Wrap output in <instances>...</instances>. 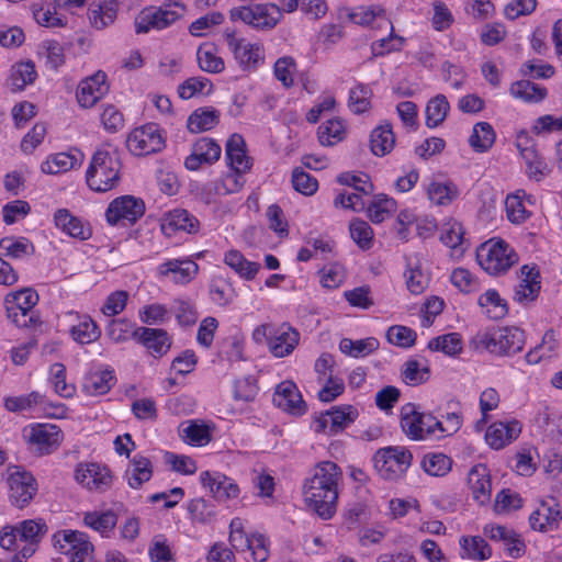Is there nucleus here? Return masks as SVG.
I'll return each instance as SVG.
<instances>
[{
  "instance_id": "obj_60",
  "label": "nucleus",
  "mask_w": 562,
  "mask_h": 562,
  "mask_svg": "<svg viewBox=\"0 0 562 562\" xmlns=\"http://www.w3.org/2000/svg\"><path fill=\"white\" fill-rule=\"evenodd\" d=\"M422 468L431 476H445L452 468V460L441 452H432L424 456Z\"/></svg>"
},
{
  "instance_id": "obj_32",
  "label": "nucleus",
  "mask_w": 562,
  "mask_h": 562,
  "mask_svg": "<svg viewBox=\"0 0 562 562\" xmlns=\"http://www.w3.org/2000/svg\"><path fill=\"white\" fill-rule=\"evenodd\" d=\"M520 431L521 426L517 420L494 423L488 427L485 440L491 448L498 450L515 440Z\"/></svg>"
},
{
  "instance_id": "obj_36",
  "label": "nucleus",
  "mask_w": 562,
  "mask_h": 562,
  "mask_svg": "<svg viewBox=\"0 0 562 562\" xmlns=\"http://www.w3.org/2000/svg\"><path fill=\"white\" fill-rule=\"evenodd\" d=\"M113 382V371L108 369H93L85 375L82 390L90 396L103 395L111 390Z\"/></svg>"
},
{
  "instance_id": "obj_16",
  "label": "nucleus",
  "mask_w": 562,
  "mask_h": 562,
  "mask_svg": "<svg viewBox=\"0 0 562 562\" xmlns=\"http://www.w3.org/2000/svg\"><path fill=\"white\" fill-rule=\"evenodd\" d=\"M61 321L71 339L79 345H90L101 337V328L87 313L69 310L61 314Z\"/></svg>"
},
{
  "instance_id": "obj_51",
  "label": "nucleus",
  "mask_w": 562,
  "mask_h": 562,
  "mask_svg": "<svg viewBox=\"0 0 562 562\" xmlns=\"http://www.w3.org/2000/svg\"><path fill=\"white\" fill-rule=\"evenodd\" d=\"M224 262L246 280H252L260 269L259 263L248 261L240 251L235 249L225 254Z\"/></svg>"
},
{
  "instance_id": "obj_3",
  "label": "nucleus",
  "mask_w": 562,
  "mask_h": 562,
  "mask_svg": "<svg viewBox=\"0 0 562 562\" xmlns=\"http://www.w3.org/2000/svg\"><path fill=\"white\" fill-rule=\"evenodd\" d=\"M121 162L115 150L98 149L86 171L88 187L95 192H106L120 181Z\"/></svg>"
},
{
  "instance_id": "obj_48",
  "label": "nucleus",
  "mask_w": 562,
  "mask_h": 562,
  "mask_svg": "<svg viewBox=\"0 0 562 562\" xmlns=\"http://www.w3.org/2000/svg\"><path fill=\"white\" fill-rule=\"evenodd\" d=\"M220 112L211 108H200L190 114L187 121L191 133H202L217 125Z\"/></svg>"
},
{
  "instance_id": "obj_17",
  "label": "nucleus",
  "mask_w": 562,
  "mask_h": 562,
  "mask_svg": "<svg viewBox=\"0 0 562 562\" xmlns=\"http://www.w3.org/2000/svg\"><path fill=\"white\" fill-rule=\"evenodd\" d=\"M145 212L142 199L134 195H122L114 199L105 211L106 222L112 226L134 224Z\"/></svg>"
},
{
  "instance_id": "obj_11",
  "label": "nucleus",
  "mask_w": 562,
  "mask_h": 562,
  "mask_svg": "<svg viewBox=\"0 0 562 562\" xmlns=\"http://www.w3.org/2000/svg\"><path fill=\"white\" fill-rule=\"evenodd\" d=\"M412 459L411 451L404 447H386L374 453L373 463L381 477L392 481L407 471Z\"/></svg>"
},
{
  "instance_id": "obj_28",
  "label": "nucleus",
  "mask_w": 562,
  "mask_h": 562,
  "mask_svg": "<svg viewBox=\"0 0 562 562\" xmlns=\"http://www.w3.org/2000/svg\"><path fill=\"white\" fill-rule=\"evenodd\" d=\"M300 341V333L286 323L276 326L268 341L270 352L277 358L291 355Z\"/></svg>"
},
{
  "instance_id": "obj_40",
  "label": "nucleus",
  "mask_w": 562,
  "mask_h": 562,
  "mask_svg": "<svg viewBox=\"0 0 562 562\" xmlns=\"http://www.w3.org/2000/svg\"><path fill=\"white\" fill-rule=\"evenodd\" d=\"M151 476V461L142 454H135L125 471L127 484L132 488H139L145 482H148Z\"/></svg>"
},
{
  "instance_id": "obj_7",
  "label": "nucleus",
  "mask_w": 562,
  "mask_h": 562,
  "mask_svg": "<svg viewBox=\"0 0 562 562\" xmlns=\"http://www.w3.org/2000/svg\"><path fill=\"white\" fill-rule=\"evenodd\" d=\"M223 36L240 69L255 71L265 63V48L261 43L249 42L245 37L238 36L236 32L231 29H226Z\"/></svg>"
},
{
  "instance_id": "obj_23",
  "label": "nucleus",
  "mask_w": 562,
  "mask_h": 562,
  "mask_svg": "<svg viewBox=\"0 0 562 562\" xmlns=\"http://www.w3.org/2000/svg\"><path fill=\"white\" fill-rule=\"evenodd\" d=\"M160 228L164 235L170 237L178 232L195 234L200 229L199 220L184 209H175L161 217Z\"/></svg>"
},
{
  "instance_id": "obj_24",
  "label": "nucleus",
  "mask_w": 562,
  "mask_h": 562,
  "mask_svg": "<svg viewBox=\"0 0 562 562\" xmlns=\"http://www.w3.org/2000/svg\"><path fill=\"white\" fill-rule=\"evenodd\" d=\"M109 91L106 75L98 71L91 77L80 81L77 88L76 97L81 108L93 106Z\"/></svg>"
},
{
  "instance_id": "obj_26",
  "label": "nucleus",
  "mask_w": 562,
  "mask_h": 562,
  "mask_svg": "<svg viewBox=\"0 0 562 562\" xmlns=\"http://www.w3.org/2000/svg\"><path fill=\"white\" fill-rule=\"evenodd\" d=\"M272 401L277 407L292 415L300 416L306 412V404L292 381H283L278 384Z\"/></svg>"
},
{
  "instance_id": "obj_47",
  "label": "nucleus",
  "mask_w": 562,
  "mask_h": 562,
  "mask_svg": "<svg viewBox=\"0 0 562 562\" xmlns=\"http://www.w3.org/2000/svg\"><path fill=\"white\" fill-rule=\"evenodd\" d=\"M36 77L37 74L33 61H20L11 67L8 82L13 91H20L27 85H32Z\"/></svg>"
},
{
  "instance_id": "obj_19",
  "label": "nucleus",
  "mask_w": 562,
  "mask_h": 562,
  "mask_svg": "<svg viewBox=\"0 0 562 562\" xmlns=\"http://www.w3.org/2000/svg\"><path fill=\"white\" fill-rule=\"evenodd\" d=\"M200 482L218 502L236 499L240 495V488L236 481L218 471H202Z\"/></svg>"
},
{
  "instance_id": "obj_56",
  "label": "nucleus",
  "mask_w": 562,
  "mask_h": 562,
  "mask_svg": "<svg viewBox=\"0 0 562 562\" xmlns=\"http://www.w3.org/2000/svg\"><path fill=\"white\" fill-rule=\"evenodd\" d=\"M318 140L323 146H334L346 136V126L339 119H331L318 126Z\"/></svg>"
},
{
  "instance_id": "obj_31",
  "label": "nucleus",
  "mask_w": 562,
  "mask_h": 562,
  "mask_svg": "<svg viewBox=\"0 0 562 562\" xmlns=\"http://www.w3.org/2000/svg\"><path fill=\"white\" fill-rule=\"evenodd\" d=\"M157 271L160 277L186 284L196 276L199 266L191 259H170L159 265Z\"/></svg>"
},
{
  "instance_id": "obj_6",
  "label": "nucleus",
  "mask_w": 562,
  "mask_h": 562,
  "mask_svg": "<svg viewBox=\"0 0 562 562\" xmlns=\"http://www.w3.org/2000/svg\"><path fill=\"white\" fill-rule=\"evenodd\" d=\"M184 12V4L178 1H167L160 7L145 8L135 19L136 33L164 30L179 20Z\"/></svg>"
},
{
  "instance_id": "obj_46",
  "label": "nucleus",
  "mask_w": 562,
  "mask_h": 562,
  "mask_svg": "<svg viewBox=\"0 0 562 562\" xmlns=\"http://www.w3.org/2000/svg\"><path fill=\"white\" fill-rule=\"evenodd\" d=\"M428 199L436 205H448L459 195L457 184L451 181L431 180L427 188Z\"/></svg>"
},
{
  "instance_id": "obj_64",
  "label": "nucleus",
  "mask_w": 562,
  "mask_h": 562,
  "mask_svg": "<svg viewBox=\"0 0 562 562\" xmlns=\"http://www.w3.org/2000/svg\"><path fill=\"white\" fill-rule=\"evenodd\" d=\"M210 295L215 304L218 306H226L233 302L236 293L227 280L217 278L212 280L210 284Z\"/></svg>"
},
{
  "instance_id": "obj_62",
  "label": "nucleus",
  "mask_w": 562,
  "mask_h": 562,
  "mask_svg": "<svg viewBox=\"0 0 562 562\" xmlns=\"http://www.w3.org/2000/svg\"><path fill=\"white\" fill-rule=\"evenodd\" d=\"M396 210L394 199L384 194H378L368 206V215L373 223H381L391 216Z\"/></svg>"
},
{
  "instance_id": "obj_35",
  "label": "nucleus",
  "mask_w": 562,
  "mask_h": 562,
  "mask_svg": "<svg viewBox=\"0 0 562 562\" xmlns=\"http://www.w3.org/2000/svg\"><path fill=\"white\" fill-rule=\"evenodd\" d=\"M57 228L70 237L86 240L91 236V231L80 218L70 214L67 209H59L54 215Z\"/></svg>"
},
{
  "instance_id": "obj_41",
  "label": "nucleus",
  "mask_w": 562,
  "mask_h": 562,
  "mask_svg": "<svg viewBox=\"0 0 562 562\" xmlns=\"http://www.w3.org/2000/svg\"><path fill=\"white\" fill-rule=\"evenodd\" d=\"M407 270L404 273L406 285L411 293H423L428 284L429 277L420 269V260L418 255L405 256Z\"/></svg>"
},
{
  "instance_id": "obj_5",
  "label": "nucleus",
  "mask_w": 562,
  "mask_h": 562,
  "mask_svg": "<svg viewBox=\"0 0 562 562\" xmlns=\"http://www.w3.org/2000/svg\"><path fill=\"white\" fill-rule=\"evenodd\" d=\"M476 260L488 274L501 276L518 262V255L505 240L492 238L477 247Z\"/></svg>"
},
{
  "instance_id": "obj_38",
  "label": "nucleus",
  "mask_w": 562,
  "mask_h": 562,
  "mask_svg": "<svg viewBox=\"0 0 562 562\" xmlns=\"http://www.w3.org/2000/svg\"><path fill=\"white\" fill-rule=\"evenodd\" d=\"M477 305L482 314L491 319H502L508 313V305L499 292L495 289H488L477 297Z\"/></svg>"
},
{
  "instance_id": "obj_61",
  "label": "nucleus",
  "mask_w": 562,
  "mask_h": 562,
  "mask_svg": "<svg viewBox=\"0 0 562 562\" xmlns=\"http://www.w3.org/2000/svg\"><path fill=\"white\" fill-rule=\"evenodd\" d=\"M83 521L88 527L100 532L102 536H108L116 526L117 517L112 510L92 512L85 515Z\"/></svg>"
},
{
  "instance_id": "obj_14",
  "label": "nucleus",
  "mask_w": 562,
  "mask_h": 562,
  "mask_svg": "<svg viewBox=\"0 0 562 562\" xmlns=\"http://www.w3.org/2000/svg\"><path fill=\"white\" fill-rule=\"evenodd\" d=\"M4 406L10 412L45 414L55 418L65 417L67 411L61 404H49L46 396L40 392L5 397Z\"/></svg>"
},
{
  "instance_id": "obj_21",
  "label": "nucleus",
  "mask_w": 562,
  "mask_h": 562,
  "mask_svg": "<svg viewBox=\"0 0 562 562\" xmlns=\"http://www.w3.org/2000/svg\"><path fill=\"white\" fill-rule=\"evenodd\" d=\"M245 172L232 170L215 181L207 182L201 191L202 200L211 204L217 198L239 192L245 184Z\"/></svg>"
},
{
  "instance_id": "obj_9",
  "label": "nucleus",
  "mask_w": 562,
  "mask_h": 562,
  "mask_svg": "<svg viewBox=\"0 0 562 562\" xmlns=\"http://www.w3.org/2000/svg\"><path fill=\"white\" fill-rule=\"evenodd\" d=\"M401 427L411 439L424 440L437 436V430H442V422L431 414L419 412L415 404L407 403L401 408Z\"/></svg>"
},
{
  "instance_id": "obj_20",
  "label": "nucleus",
  "mask_w": 562,
  "mask_h": 562,
  "mask_svg": "<svg viewBox=\"0 0 562 562\" xmlns=\"http://www.w3.org/2000/svg\"><path fill=\"white\" fill-rule=\"evenodd\" d=\"M24 437L42 453H50L63 441L61 429L54 424H34L24 429Z\"/></svg>"
},
{
  "instance_id": "obj_2",
  "label": "nucleus",
  "mask_w": 562,
  "mask_h": 562,
  "mask_svg": "<svg viewBox=\"0 0 562 562\" xmlns=\"http://www.w3.org/2000/svg\"><path fill=\"white\" fill-rule=\"evenodd\" d=\"M475 350L487 351L497 357H512L522 351L526 335L515 326L488 328L477 331L471 339Z\"/></svg>"
},
{
  "instance_id": "obj_18",
  "label": "nucleus",
  "mask_w": 562,
  "mask_h": 562,
  "mask_svg": "<svg viewBox=\"0 0 562 562\" xmlns=\"http://www.w3.org/2000/svg\"><path fill=\"white\" fill-rule=\"evenodd\" d=\"M75 479L91 492H105L113 482L110 469L97 462L79 463L75 471Z\"/></svg>"
},
{
  "instance_id": "obj_49",
  "label": "nucleus",
  "mask_w": 562,
  "mask_h": 562,
  "mask_svg": "<svg viewBox=\"0 0 562 562\" xmlns=\"http://www.w3.org/2000/svg\"><path fill=\"white\" fill-rule=\"evenodd\" d=\"M427 347L431 351L457 357L463 350V341L459 333H449L430 339Z\"/></svg>"
},
{
  "instance_id": "obj_4",
  "label": "nucleus",
  "mask_w": 562,
  "mask_h": 562,
  "mask_svg": "<svg viewBox=\"0 0 562 562\" xmlns=\"http://www.w3.org/2000/svg\"><path fill=\"white\" fill-rule=\"evenodd\" d=\"M47 532V525L43 519H26L16 525H7L0 531V547L13 551L24 546V557L33 555L38 543Z\"/></svg>"
},
{
  "instance_id": "obj_1",
  "label": "nucleus",
  "mask_w": 562,
  "mask_h": 562,
  "mask_svg": "<svg viewBox=\"0 0 562 562\" xmlns=\"http://www.w3.org/2000/svg\"><path fill=\"white\" fill-rule=\"evenodd\" d=\"M341 480V469L335 462L323 461L315 465L312 476L305 481V502L321 518L330 519L336 513Z\"/></svg>"
},
{
  "instance_id": "obj_54",
  "label": "nucleus",
  "mask_w": 562,
  "mask_h": 562,
  "mask_svg": "<svg viewBox=\"0 0 562 562\" xmlns=\"http://www.w3.org/2000/svg\"><path fill=\"white\" fill-rule=\"evenodd\" d=\"M495 137L494 128L490 123L479 122L473 126L469 144L474 151L484 153L493 146Z\"/></svg>"
},
{
  "instance_id": "obj_12",
  "label": "nucleus",
  "mask_w": 562,
  "mask_h": 562,
  "mask_svg": "<svg viewBox=\"0 0 562 562\" xmlns=\"http://www.w3.org/2000/svg\"><path fill=\"white\" fill-rule=\"evenodd\" d=\"M5 474L11 504L18 508H24L37 493L35 477L19 465H9Z\"/></svg>"
},
{
  "instance_id": "obj_27",
  "label": "nucleus",
  "mask_w": 562,
  "mask_h": 562,
  "mask_svg": "<svg viewBox=\"0 0 562 562\" xmlns=\"http://www.w3.org/2000/svg\"><path fill=\"white\" fill-rule=\"evenodd\" d=\"M540 289L539 270L536 267L522 266L519 282L514 290V300L521 305H528L538 297Z\"/></svg>"
},
{
  "instance_id": "obj_34",
  "label": "nucleus",
  "mask_w": 562,
  "mask_h": 562,
  "mask_svg": "<svg viewBox=\"0 0 562 562\" xmlns=\"http://www.w3.org/2000/svg\"><path fill=\"white\" fill-rule=\"evenodd\" d=\"M226 159L232 170L247 172L251 159L246 154V144L241 135L233 134L226 143Z\"/></svg>"
},
{
  "instance_id": "obj_39",
  "label": "nucleus",
  "mask_w": 562,
  "mask_h": 562,
  "mask_svg": "<svg viewBox=\"0 0 562 562\" xmlns=\"http://www.w3.org/2000/svg\"><path fill=\"white\" fill-rule=\"evenodd\" d=\"M116 12V0H97L91 3L88 16L93 27L102 30L114 22Z\"/></svg>"
},
{
  "instance_id": "obj_42",
  "label": "nucleus",
  "mask_w": 562,
  "mask_h": 562,
  "mask_svg": "<svg viewBox=\"0 0 562 562\" xmlns=\"http://www.w3.org/2000/svg\"><path fill=\"white\" fill-rule=\"evenodd\" d=\"M403 382L411 386L426 383L430 379V369L427 360L409 358L401 369Z\"/></svg>"
},
{
  "instance_id": "obj_37",
  "label": "nucleus",
  "mask_w": 562,
  "mask_h": 562,
  "mask_svg": "<svg viewBox=\"0 0 562 562\" xmlns=\"http://www.w3.org/2000/svg\"><path fill=\"white\" fill-rule=\"evenodd\" d=\"M82 159L83 155L80 150L57 153L42 162L41 169L44 173L57 175L79 167Z\"/></svg>"
},
{
  "instance_id": "obj_63",
  "label": "nucleus",
  "mask_w": 562,
  "mask_h": 562,
  "mask_svg": "<svg viewBox=\"0 0 562 562\" xmlns=\"http://www.w3.org/2000/svg\"><path fill=\"white\" fill-rule=\"evenodd\" d=\"M371 97L372 90L370 87L358 83L349 92L348 106L356 114L364 113L370 109Z\"/></svg>"
},
{
  "instance_id": "obj_57",
  "label": "nucleus",
  "mask_w": 562,
  "mask_h": 562,
  "mask_svg": "<svg viewBox=\"0 0 562 562\" xmlns=\"http://www.w3.org/2000/svg\"><path fill=\"white\" fill-rule=\"evenodd\" d=\"M180 437L191 446H205L211 441V432L207 426L196 422L182 424L179 428Z\"/></svg>"
},
{
  "instance_id": "obj_8",
  "label": "nucleus",
  "mask_w": 562,
  "mask_h": 562,
  "mask_svg": "<svg viewBox=\"0 0 562 562\" xmlns=\"http://www.w3.org/2000/svg\"><path fill=\"white\" fill-rule=\"evenodd\" d=\"M38 294L32 289H23L7 295L4 300L7 317L20 328H29L37 324L35 305Z\"/></svg>"
},
{
  "instance_id": "obj_58",
  "label": "nucleus",
  "mask_w": 562,
  "mask_h": 562,
  "mask_svg": "<svg viewBox=\"0 0 562 562\" xmlns=\"http://www.w3.org/2000/svg\"><path fill=\"white\" fill-rule=\"evenodd\" d=\"M379 347V341L373 337L352 340L342 338L339 342V349L342 353L353 358L366 357Z\"/></svg>"
},
{
  "instance_id": "obj_33",
  "label": "nucleus",
  "mask_w": 562,
  "mask_h": 562,
  "mask_svg": "<svg viewBox=\"0 0 562 562\" xmlns=\"http://www.w3.org/2000/svg\"><path fill=\"white\" fill-rule=\"evenodd\" d=\"M559 347L560 345L555 331L548 329L543 334L541 341L525 355V361L530 366L549 361L558 356Z\"/></svg>"
},
{
  "instance_id": "obj_50",
  "label": "nucleus",
  "mask_w": 562,
  "mask_h": 562,
  "mask_svg": "<svg viewBox=\"0 0 562 562\" xmlns=\"http://www.w3.org/2000/svg\"><path fill=\"white\" fill-rule=\"evenodd\" d=\"M395 145V136L389 123L375 127L370 136L371 150L375 156L389 154Z\"/></svg>"
},
{
  "instance_id": "obj_55",
  "label": "nucleus",
  "mask_w": 562,
  "mask_h": 562,
  "mask_svg": "<svg viewBox=\"0 0 562 562\" xmlns=\"http://www.w3.org/2000/svg\"><path fill=\"white\" fill-rule=\"evenodd\" d=\"M450 110L448 99L443 94H437L431 98L425 110L426 125L435 128L443 123Z\"/></svg>"
},
{
  "instance_id": "obj_13",
  "label": "nucleus",
  "mask_w": 562,
  "mask_h": 562,
  "mask_svg": "<svg viewBox=\"0 0 562 562\" xmlns=\"http://www.w3.org/2000/svg\"><path fill=\"white\" fill-rule=\"evenodd\" d=\"M126 146L135 156H147L161 151L166 146V137L157 124L148 123L128 134Z\"/></svg>"
},
{
  "instance_id": "obj_59",
  "label": "nucleus",
  "mask_w": 562,
  "mask_h": 562,
  "mask_svg": "<svg viewBox=\"0 0 562 562\" xmlns=\"http://www.w3.org/2000/svg\"><path fill=\"white\" fill-rule=\"evenodd\" d=\"M0 251L3 256L22 259L33 254L34 247L24 237H4L0 240Z\"/></svg>"
},
{
  "instance_id": "obj_43",
  "label": "nucleus",
  "mask_w": 562,
  "mask_h": 562,
  "mask_svg": "<svg viewBox=\"0 0 562 562\" xmlns=\"http://www.w3.org/2000/svg\"><path fill=\"white\" fill-rule=\"evenodd\" d=\"M196 61L199 68L207 74H221L225 69V61L212 43H203L198 47Z\"/></svg>"
},
{
  "instance_id": "obj_10",
  "label": "nucleus",
  "mask_w": 562,
  "mask_h": 562,
  "mask_svg": "<svg viewBox=\"0 0 562 562\" xmlns=\"http://www.w3.org/2000/svg\"><path fill=\"white\" fill-rule=\"evenodd\" d=\"M232 21H241L257 31H270L282 19L279 5L274 3L234 8L229 11Z\"/></svg>"
},
{
  "instance_id": "obj_52",
  "label": "nucleus",
  "mask_w": 562,
  "mask_h": 562,
  "mask_svg": "<svg viewBox=\"0 0 562 562\" xmlns=\"http://www.w3.org/2000/svg\"><path fill=\"white\" fill-rule=\"evenodd\" d=\"M510 94L528 103H537L547 97V89L529 80L514 82L509 89Z\"/></svg>"
},
{
  "instance_id": "obj_30",
  "label": "nucleus",
  "mask_w": 562,
  "mask_h": 562,
  "mask_svg": "<svg viewBox=\"0 0 562 562\" xmlns=\"http://www.w3.org/2000/svg\"><path fill=\"white\" fill-rule=\"evenodd\" d=\"M468 486L472 498L479 505H486L491 501L492 482L488 469L484 464H476L468 473Z\"/></svg>"
},
{
  "instance_id": "obj_25",
  "label": "nucleus",
  "mask_w": 562,
  "mask_h": 562,
  "mask_svg": "<svg viewBox=\"0 0 562 562\" xmlns=\"http://www.w3.org/2000/svg\"><path fill=\"white\" fill-rule=\"evenodd\" d=\"M517 148L526 164L528 177L540 181L549 172V168L526 133L517 136Z\"/></svg>"
},
{
  "instance_id": "obj_15",
  "label": "nucleus",
  "mask_w": 562,
  "mask_h": 562,
  "mask_svg": "<svg viewBox=\"0 0 562 562\" xmlns=\"http://www.w3.org/2000/svg\"><path fill=\"white\" fill-rule=\"evenodd\" d=\"M358 416L357 407L348 404L336 405L315 417L313 428L316 432L337 435L353 424Z\"/></svg>"
},
{
  "instance_id": "obj_22",
  "label": "nucleus",
  "mask_w": 562,
  "mask_h": 562,
  "mask_svg": "<svg viewBox=\"0 0 562 562\" xmlns=\"http://www.w3.org/2000/svg\"><path fill=\"white\" fill-rule=\"evenodd\" d=\"M133 338L155 358L165 356L172 345L171 337L161 328L137 327L133 331Z\"/></svg>"
},
{
  "instance_id": "obj_29",
  "label": "nucleus",
  "mask_w": 562,
  "mask_h": 562,
  "mask_svg": "<svg viewBox=\"0 0 562 562\" xmlns=\"http://www.w3.org/2000/svg\"><path fill=\"white\" fill-rule=\"evenodd\" d=\"M562 519L560 505L554 498H550L540 504V506L529 516V524L533 530L546 532L557 529Z\"/></svg>"
},
{
  "instance_id": "obj_44",
  "label": "nucleus",
  "mask_w": 562,
  "mask_h": 562,
  "mask_svg": "<svg viewBox=\"0 0 562 562\" xmlns=\"http://www.w3.org/2000/svg\"><path fill=\"white\" fill-rule=\"evenodd\" d=\"M461 557L474 561L487 560L492 555V549L480 536H462L459 540Z\"/></svg>"
},
{
  "instance_id": "obj_53",
  "label": "nucleus",
  "mask_w": 562,
  "mask_h": 562,
  "mask_svg": "<svg viewBox=\"0 0 562 562\" xmlns=\"http://www.w3.org/2000/svg\"><path fill=\"white\" fill-rule=\"evenodd\" d=\"M350 19L356 24L360 25H373L376 23V27H383V25H391V21L386 18L385 11L380 7H359L355 9L350 14Z\"/></svg>"
},
{
  "instance_id": "obj_45",
  "label": "nucleus",
  "mask_w": 562,
  "mask_h": 562,
  "mask_svg": "<svg viewBox=\"0 0 562 562\" xmlns=\"http://www.w3.org/2000/svg\"><path fill=\"white\" fill-rule=\"evenodd\" d=\"M88 536L78 530H60L53 536L55 549L69 559L75 554L77 548H80Z\"/></svg>"
}]
</instances>
